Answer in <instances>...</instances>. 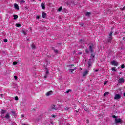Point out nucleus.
Masks as SVG:
<instances>
[{
    "mask_svg": "<svg viewBox=\"0 0 125 125\" xmlns=\"http://www.w3.org/2000/svg\"><path fill=\"white\" fill-rule=\"evenodd\" d=\"M22 33H23V34H24V35H27V33H26V32H25V31H23Z\"/></svg>",
    "mask_w": 125,
    "mask_h": 125,
    "instance_id": "31",
    "label": "nucleus"
},
{
    "mask_svg": "<svg viewBox=\"0 0 125 125\" xmlns=\"http://www.w3.org/2000/svg\"><path fill=\"white\" fill-rule=\"evenodd\" d=\"M31 47L32 49H36V46L34 44H31Z\"/></svg>",
    "mask_w": 125,
    "mask_h": 125,
    "instance_id": "16",
    "label": "nucleus"
},
{
    "mask_svg": "<svg viewBox=\"0 0 125 125\" xmlns=\"http://www.w3.org/2000/svg\"><path fill=\"white\" fill-rule=\"evenodd\" d=\"M85 53H87V54H88V53H89V51H88V49H85Z\"/></svg>",
    "mask_w": 125,
    "mask_h": 125,
    "instance_id": "21",
    "label": "nucleus"
},
{
    "mask_svg": "<svg viewBox=\"0 0 125 125\" xmlns=\"http://www.w3.org/2000/svg\"><path fill=\"white\" fill-rule=\"evenodd\" d=\"M20 3H25V1H24V0H21L20 1Z\"/></svg>",
    "mask_w": 125,
    "mask_h": 125,
    "instance_id": "20",
    "label": "nucleus"
},
{
    "mask_svg": "<svg viewBox=\"0 0 125 125\" xmlns=\"http://www.w3.org/2000/svg\"><path fill=\"white\" fill-rule=\"evenodd\" d=\"M53 93V92H52V91H50L47 92V93L46 94V96H49L50 95H51Z\"/></svg>",
    "mask_w": 125,
    "mask_h": 125,
    "instance_id": "8",
    "label": "nucleus"
},
{
    "mask_svg": "<svg viewBox=\"0 0 125 125\" xmlns=\"http://www.w3.org/2000/svg\"><path fill=\"white\" fill-rule=\"evenodd\" d=\"M86 123H87V124H88V123H89V120H86Z\"/></svg>",
    "mask_w": 125,
    "mask_h": 125,
    "instance_id": "42",
    "label": "nucleus"
},
{
    "mask_svg": "<svg viewBox=\"0 0 125 125\" xmlns=\"http://www.w3.org/2000/svg\"><path fill=\"white\" fill-rule=\"evenodd\" d=\"M80 25H81V26H83V25H84V24H83V23H81V24H80Z\"/></svg>",
    "mask_w": 125,
    "mask_h": 125,
    "instance_id": "45",
    "label": "nucleus"
},
{
    "mask_svg": "<svg viewBox=\"0 0 125 125\" xmlns=\"http://www.w3.org/2000/svg\"><path fill=\"white\" fill-rule=\"evenodd\" d=\"M112 35H113V32H110L109 34V37L106 40L107 42L111 43V41H112V39H113V37H112Z\"/></svg>",
    "mask_w": 125,
    "mask_h": 125,
    "instance_id": "3",
    "label": "nucleus"
},
{
    "mask_svg": "<svg viewBox=\"0 0 125 125\" xmlns=\"http://www.w3.org/2000/svg\"><path fill=\"white\" fill-rule=\"evenodd\" d=\"M5 118H6V119H9V114L7 113L5 116Z\"/></svg>",
    "mask_w": 125,
    "mask_h": 125,
    "instance_id": "18",
    "label": "nucleus"
},
{
    "mask_svg": "<svg viewBox=\"0 0 125 125\" xmlns=\"http://www.w3.org/2000/svg\"><path fill=\"white\" fill-rule=\"evenodd\" d=\"M11 113L13 116H15V111H11Z\"/></svg>",
    "mask_w": 125,
    "mask_h": 125,
    "instance_id": "23",
    "label": "nucleus"
},
{
    "mask_svg": "<svg viewBox=\"0 0 125 125\" xmlns=\"http://www.w3.org/2000/svg\"><path fill=\"white\" fill-rule=\"evenodd\" d=\"M13 65H17V62H13Z\"/></svg>",
    "mask_w": 125,
    "mask_h": 125,
    "instance_id": "27",
    "label": "nucleus"
},
{
    "mask_svg": "<svg viewBox=\"0 0 125 125\" xmlns=\"http://www.w3.org/2000/svg\"><path fill=\"white\" fill-rule=\"evenodd\" d=\"M46 74L47 75V74H48V70H47V68H46Z\"/></svg>",
    "mask_w": 125,
    "mask_h": 125,
    "instance_id": "34",
    "label": "nucleus"
},
{
    "mask_svg": "<svg viewBox=\"0 0 125 125\" xmlns=\"http://www.w3.org/2000/svg\"><path fill=\"white\" fill-rule=\"evenodd\" d=\"M14 78L15 80H17V78H18L17 76H14Z\"/></svg>",
    "mask_w": 125,
    "mask_h": 125,
    "instance_id": "35",
    "label": "nucleus"
},
{
    "mask_svg": "<svg viewBox=\"0 0 125 125\" xmlns=\"http://www.w3.org/2000/svg\"><path fill=\"white\" fill-rule=\"evenodd\" d=\"M112 65H113V66H118V62H117L116 61H112L111 62Z\"/></svg>",
    "mask_w": 125,
    "mask_h": 125,
    "instance_id": "7",
    "label": "nucleus"
},
{
    "mask_svg": "<svg viewBox=\"0 0 125 125\" xmlns=\"http://www.w3.org/2000/svg\"><path fill=\"white\" fill-rule=\"evenodd\" d=\"M61 107H63V105H61Z\"/></svg>",
    "mask_w": 125,
    "mask_h": 125,
    "instance_id": "54",
    "label": "nucleus"
},
{
    "mask_svg": "<svg viewBox=\"0 0 125 125\" xmlns=\"http://www.w3.org/2000/svg\"><path fill=\"white\" fill-rule=\"evenodd\" d=\"M51 108L52 110H55V111H57V110H58V108L56 107V106L54 105H52Z\"/></svg>",
    "mask_w": 125,
    "mask_h": 125,
    "instance_id": "9",
    "label": "nucleus"
},
{
    "mask_svg": "<svg viewBox=\"0 0 125 125\" xmlns=\"http://www.w3.org/2000/svg\"><path fill=\"white\" fill-rule=\"evenodd\" d=\"M0 95L2 98L3 97V94H1Z\"/></svg>",
    "mask_w": 125,
    "mask_h": 125,
    "instance_id": "41",
    "label": "nucleus"
},
{
    "mask_svg": "<svg viewBox=\"0 0 125 125\" xmlns=\"http://www.w3.org/2000/svg\"><path fill=\"white\" fill-rule=\"evenodd\" d=\"M14 19L16 20L17 18H18V16L17 15H13Z\"/></svg>",
    "mask_w": 125,
    "mask_h": 125,
    "instance_id": "17",
    "label": "nucleus"
},
{
    "mask_svg": "<svg viewBox=\"0 0 125 125\" xmlns=\"http://www.w3.org/2000/svg\"><path fill=\"white\" fill-rule=\"evenodd\" d=\"M78 54H82V52H78Z\"/></svg>",
    "mask_w": 125,
    "mask_h": 125,
    "instance_id": "48",
    "label": "nucleus"
},
{
    "mask_svg": "<svg viewBox=\"0 0 125 125\" xmlns=\"http://www.w3.org/2000/svg\"><path fill=\"white\" fill-rule=\"evenodd\" d=\"M41 7L42 9H45V5L44 4V3H42L41 4Z\"/></svg>",
    "mask_w": 125,
    "mask_h": 125,
    "instance_id": "11",
    "label": "nucleus"
},
{
    "mask_svg": "<svg viewBox=\"0 0 125 125\" xmlns=\"http://www.w3.org/2000/svg\"><path fill=\"white\" fill-rule=\"evenodd\" d=\"M108 94H109V92H106L104 94V96H106V95H108Z\"/></svg>",
    "mask_w": 125,
    "mask_h": 125,
    "instance_id": "19",
    "label": "nucleus"
},
{
    "mask_svg": "<svg viewBox=\"0 0 125 125\" xmlns=\"http://www.w3.org/2000/svg\"><path fill=\"white\" fill-rule=\"evenodd\" d=\"M52 118H55V117H56V116L54 115H52Z\"/></svg>",
    "mask_w": 125,
    "mask_h": 125,
    "instance_id": "39",
    "label": "nucleus"
},
{
    "mask_svg": "<svg viewBox=\"0 0 125 125\" xmlns=\"http://www.w3.org/2000/svg\"><path fill=\"white\" fill-rule=\"evenodd\" d=\"M104 84H107V82H104Z\"/></svg>",
    "mask_w": 125,
    "mask_h": 125,
    "instance_id": "50",
    "label": "nucleus"
},
{
    "mask_svg": "<svg viewBox=\"0 0 125 125\" xmlns=\"http://www.w3.org/2000/svg\"><path fill=\"white\" fill-rule=\"evenodd\" d=\"M27 41H29V39H27Z\"/></svg>",
    "mask_w": 125,
    "mask_h": 125,
    "instance_id": "52",
    "label": "nucleus"
},
{
    "mask_svg": "<svg viewBox=\"0 0 125 125\" xmlns=\"http://www.w3.org/2000/svg\"><path fill=\"white\" fill-rule=\"evenodd\" d=\"M89 15H91V12H87L85 13V16H89Z\"/></svg>",
    "mask_w": 125,
    "mask_h": 125,
    "instance_id": "15",
    "label": "nucleus"
},
{
    "mask_svg": "<svg viewBox=\"0 0 125 125\" xmlns=\"http://www.w3.org/2000/svg\"><path fill=\"white\" fill-rule=\"evenodd\" d=\"M4 42H7V40L6 39H4Z\"/></svg>",
    "mask_w": 125,
    "mask_h": 125,
    "instance_id": "36",
    "label": "nucleus"
},
{
    "mask_svg": "<svg viewBox=\"0 0 125 125\" xmlns=\"http://www.w3.org/2000/svg\"><path fill=\"white\" fill-rule=\"evenodd\" d=\"M42 17L43 18H45V17H46V14L45 12H43L42 13Z\"/></svg>",
    "mask_w": 125,
    "mask_h": 125,
    "instance_id": "12",
    "label": "nucleus"
},
{
    "mask_svg": "<svg viewBox=\"0 0 125 125\" xmlns=\"http://www.w3.org/2000/svg\"><path fill=\"white\" fill-rule=\"evenodd\" d=\"M114 99L116 100H119V99H121V95L119 94H116L114 97Z\"/></svg>",
    "mask_w": 125,
    "mask_h": 125,
    "instance_id": "6",
    "label": "nucleus"
},
{
    "mask_svg": "<svg viewBox=\"0 0 125 125\" xmlns=\"http://www.w3.org/2000/svg\"><path fill=\"white\" fill-rule=\"evenodd\" d=\"M15 99L16 100H18V97L16 96V97H15Z\"/></svg>",
    "mask_w": 125,
    "mask_h": 125,
    "instance_id": "37",
    "label": "nucleus"
},
{
    "mask_svg": "<svg viewBox=\"0 0 125 125\" xmlns=\"http://www.w3.org/2000/svg\"><path fill=\"white\" fill-rule=\"evenodd\" d=\"M36 18H37V19H40V16H37V17H36Z\"/></svg>",
    "mask_w": 125,
    "mask_h": 125,
    "instance_id": "43",
    "label": "nucleus"
},
{
    "mask_svg": "<svg viewBox=\"0 0 125 125\" xmlns=\"http://www.w3.org/2000/svg\"><path fill=\"white\" fill-rule=\"evenodd\" d=\"M125 10V6H124L123 8H122V10Z\"/></svg>",
    "mask_w": 125,
    "mask_h": 125,
    "instance_id": "40",
    "label": "nucleus"
},
{
    "mask_svg": "<svg viewBox=\"0 0 125 125\" xmlns=\"http://www.w3.org/2000/svg\"><path fill=\"white\" fill-rule=\"evenodd\" d=\"M72 91V90L68 89L67 91H66V93H69V92H71Z\"/></svg>",
    "mask_w": 125,
    "mask_h": 125,
    "instance_id": "25",
    "label": "nucleus"
},
{
    "mask_svg": "<svg viewBox=\"0 0 125 125\" xmlns=\"http://www.w3.org/2000/svg\"><path fill=\"white\" fill-rule=\"evenodd\" d=\"M79 42L80 43H85V41H84V40L83 39H81L80 40V41H79Z\"/></svg>",
    "mask_w": 125,
    "mask_h": 125,
    "instance_id": "13",
    "label": "nucleus"
},
{
    "mask_svg": "<svg viewBox=\"0 0 125 125\" xmlns=\"http://www.w3.org/2000/svg\"><path fill=\"white\" fill-rule=\"evenodd\" d=\"M94 72H95L96 73H97V72H98V69H94Z\"/></svg>",
    "mask_w": 125,
    "mask_h": 125,
    "instance_id": "32",
    "label": "nucleus"
},
{
    "mask_svg": "<svg viewBox=\"0 0 125 125\" xmlns=\"http://www.w3.org/2000/svg\"><path fill=\"white\" fill-rule=\"evenodd\" d=\"M44 79L47 78V75H45V76H44Z\"/></svg>",
    "mask_w": 125,
    "mask_h": 125,
    "instance_id": "44",
    "label": "nucleus"
},
{
    "mask_svg": "<svg viewBox=\"0 0 125 125\" xmlns=\"http://www.w3.org/2000/svg\"><path fill=\"white\" fill-rule=\"evenodd\" d=\"M123 40H125V37H123Z\"/></svg>",
    "mask_w": 125,
    "mask_h": 125,
    "instance_id": "53",
    "label": "nucleus"
},
{
    "mask_svg": "<svg viewBox=\"0 0 125 125\" xmlns=\"http://www.w3.org/2000/svg\"><path fill=\"white\" fill-rule=\"evenodd\" d=\"M112 71H114V72H116V67L112 68Z\"/></svg>",
    "mask_w": 125,
    "mask_h": 125,
    "instance_id": "26",
    "label": "nucleus"
},
{
    "mask_svg": "<svg viewBox=\"0 0 125 125\" xmlns=\"http://www.w3.org/2000/svg\"><path fill=\"white\" fill-rule=\"evenodd\" d=\"M24 115H21V118H24Z\"/></svg>",
    "mask_w": 125,
    "mask_h": 125,
    "instance_id": "47",
    "label": "nucleus"
},
{
    "mask_svg": "<svg viewBox=\"0 0 125 125\" xmlns=\"http://www.w3.org/2000/svg\"><path fill=\"white\" fill-rule=\"evenodd\" d=\"M88 72H89L87 70H85L84 72L82 73V76L83 78H84V77H86V75L88 74Z\"/></svg>",
    "mask_w": 125,
    "mask_h": 125,
    "instance_id": "5",
    "label": "nucleus"
},
{
    "mask_svg": "<svg viewBox=\"0 0 125 125\" xmlns=\"http://www.w3.org/2000/svg\"><path fill=\"white\" fill-rule=\"evenodd\" d=\"M125 83V79L124 78H120L118 80V83L120 84L121 83Z\"/></svg>",
    "mask_w": 125,
    "mask_h": 125,
    "instance_id": "4",
    "label": "nucleus"
},
{
    "mask_svg": "<svg viewBox=\"0 0 125 125\" xmlns=\"http://www.w3.org/2000/svg\"><path fill=\"white\" fill-rule=\"evenodd\" d=\"M54 52H55L56 53H57V52H58V50H56V49H55L54 50Z\"/></svg>",
    "mask_w": 125,
    "mask_h": 125,
    "instance_id": "33",
    "label": "nucleus"
},
{
    "mask_svg": "<svg viewBox=\"0 0 125 125\" xmlns=\"http://www.w3.org/2000/svg\"><path fill=\"white\" fill-rule=\"evenodd\" d=\"M14 8L17 9V10H19V6H18V5L17 4H14Z\"/></svg>",
    "mask_w": 125,
    "mask_h": 125,
    "instance_id": "10",
    "label": "nucleus"
},
{
    "mask_svg": "<svg viewBox=\"0 0 125 125\" xmlns=\"http://www.w3.org/2000/svg\"><path fill=\"white\" fill-rule=\"evenodd\" d=\"M85 111H86V112H87L88 111V109H87V108L85 109H84Z\"/></svg>",
    "mask_w": 125,
    "mask_h": 125,
    "instance_id": "46",
    "label": "nucleus"
},
{
    "mask_svg": "<svg viewBox=\"0 0 125 125\" xmlns=\"http://www.w3.org/2000/svg\"><path fill=\"white\" fill-rule=\"evenodd\" d=\"M112 118L115 119V123L116 124V125H118V124H119V123H122V119H121V118L118 119L117 116H116L115 115H113Z\"/></svg>",
    "mask_w": 125,
    "mask_h": 125,
    "instance_id": "2",
    "label": "nucleus"
},
{
    "mask_svg": "<svg viewBox=\"0 0 125 125\" xmlns=\"http://www.w3.org/2000/svg\"><path fill=\"white\" fill-rule=\"evenodd\" d=\"M11 125H16V123L13 122V123H12Z\"/></svg>",
    "mask_w": 125,
    "mask_h": 125,
    "instance_id": "38",
    "label": "nucleus"
},
{
    "mask_svg": "<svg viewBox=\"0 0 125 125\" xmlns=\"http://www.w3.org/2000/svg\"><path fill=\"white\" fill-rule=\"evenodd\" d=\"M74 70H75V69H70L69 71H70V72H71V73H72L73 72H74Z\"/></svg>",
    "mask_w": 125,
    "mask_h": 125,
    "instance_id": "30",
    "label": "nucleus"
},
{
    "mask_svg": "<svg viewBox=\"0 0 125 125\" xmlns=\"http://www.w3.org/2000/svg\"><path fill=\"white\" fill-rule=\"evenodd\" d=\"M75 112H76V113H78L79 112V109H78V111L75 110Z\"/></svg>",
    "mask_w": 125,
    "mask_h": 125,
    "instance_id": "49",
    "label": "nucleus"
},
{
    "mask_svg": "<svg viewBox=\"0 0 125 125\" xmlns=\"http://www.w3.org/2000/svg\"><path fill=\"white\" fill-rule=\"evenodd\" d=\"M121 68H122V69L125 68V64H122V65H121Z\"/></svg>",
    "mask_w": 125,
    "mask_h": 125,
    "instance_id": "29",
    "label": "nucleus"
},
{
    "mask_svg": "<svg viewBox=\"0 0 125 125\" xmlns=\"http://www.w3.org/2000/svg\"><path fill=\"white\" fill-rule=\"evenodd\" d=\"M92 47H93V44L90 45L89 46V50L90 51L91 55L90 56V59L88 62V69L91 68V65H92V63L95 59L94 58L95 57V55L92 54L93 52V51L92 50Z\"/></svg>",
    "mask_w": 125,
    "mask_h": 125,
    "instance_id": "1",
    "label": "nucleus"
},
{
    "mask_svg": "<svg viewBox=\"0 0 125 125\" xmlns=\"http://www.w3.org/2000/svg\"><path fill=\"white\" fill-rule=\"evenodd\" d=\"M61 10H62V7H60L58 9V11H59V12L61 11Z\"/></svg>",
    "mask_w": 125,
    "mask_h": 125,
    "instance_id": "22",
    "label": "nucleus"
},
{
    "mask_svg": "<svg viewBox=\"0 0 125 125\" xmlns=\"http://www.w3.org/2000/svg\"><path fill=\"white\" fill-rule=\"evenodd\" d=\"M5 112H6V110L2 109V110H1V112H0L1 114V115H3V114H4V113H5Z\"/></svg>",
    "mask_w": 125,
    "mask_h": 125,
    "instance_id": "14",
    "label": "nucleus"
},
{
    "mask_svg": "<svg viewBox=\"0 0 125 125\" xmlns=\"http://www.w3.org/2000/svg\"><path fill=\"white\" fill-rule=\"evenodd\" d=\"M65 111H69V107H66L64 108Z\"/></svg>",
    "mask_w": 125,
    "mask_h": 125,
    "instance_id": "28",
    "label": "nucleus"
},
{
    "mask_svg": "<svg viewBox=\"0 0 125 125\" xmlns=\"http://www.w3.org/2000/svg\"><path fill=\"white\" fill-rule=\"evenodd\" d=\"M16 27H21V24L17 23L16 24Z\"/></svg>",
    "mask_w": 125,
    "mask_h": 125,
    "instance_id": "24",
    "label": "nucleus"
},
{
    "mask_svg": "<svg viewBox=\"0 0 125 125\" xmlns=\"http://www.w3.org/2000/svg\"><path fill=\"white\" fill-rule=\"evenodd\" d=\"M46 63L47 64H48V62L47 61V62H46Z\"/></svg>",
    "mask_w": 125,
    "mask_h": 125,
    "instance_id": "51",
    "label": "nucleus"
}]
</instances>
